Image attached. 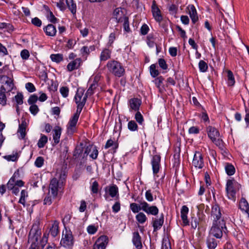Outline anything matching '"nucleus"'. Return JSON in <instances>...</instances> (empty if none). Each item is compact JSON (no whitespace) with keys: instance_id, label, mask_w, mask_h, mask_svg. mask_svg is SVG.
Wrapping results in <instances>:
<instances>
[{"instance_id":"obj_21","label":"nucleus","mask_w":249,"mask_h":249,"mask_svg":"<svg viewBox=\"0 0 249 249\" xmlns=\"http://www.w3.org/2000/svg\"><path fill=\"white\" fill-rule=\"evenodd\" d=\"M189 212L188 208L184 205L182 207L181 209V218L182 220V222L183 224V226H188L189 225V221L188 219L187 214Z\"/></svg>"},{"instance_id":"obj_52","label":"nucleus","mask_w":249,"mask_h":249,"mask_svg":"<svg viewBox=\"0 0 249 249\" xmlns=\"http://www.w3.org/2000/svg\"><path fill=\"white\" fill-rule=\"evenodd\" d=\"M212 141L216 145L218 146L219 148L223 149L224 143L222 139L216 138L214 140H213Z\"/></svg>"},{"instance_id":"obj_58","label":"nucleus","mask_w":249,"mask_h":249,"mask_svg":"<svg viewBox=\"0 0 249 249\" xmlns=\"http://www.w3.org/2000/svg\"><path fill=\"white\" fill-rule=\"evenodd\" d=\"M25 88L29 92H33L35 91L36 90V87H35L34 85L31 82L27 83L25 84Z\"/></svg>"},{"instance_id":"obj_40","label":"nucleus","mask_w":249,"mask_h":249,"mask_svg":"<svg viewBox=\"0 0 249 249\" xmlns=\"http://www.w3.org/2000/svg\"><path fill=\"white\" fill-rule=\"evenodd\" d=\"M149 71L151 76L154 78L157 77L160 74L159 71L157 69L156 64H152L150 66Z\"/></svg>"},{"instance_id":"obj_26","label":"nucleus","mask_w":249,"mask_h":249,"mask_svg":"<svg viewBox=\"0 0 249 249\" xmlns=\"http://www.w3.org/2000/svg\"><path fill=\"white\" fill-rule=\"evenodd\" d=\"M44 9L46 11V17L47 19L52 23L57 22L58 19L55 17L53 12L50 10L49 7L46 5H43Z\"/></svg>"},{"instance_id":"obj_33","label":"nucleus","mask_w":249,"mask_h":249,"mask_svg":"<svg viewBox=\"0 0 249 249\" xmlns=\"http://www.w3.org/2000/svg\"><path fill=\"white\" fill-rule=\"evenodd\" d=\"M86 101L87 100L86 97H83L82 102L81 103L76 104L77 109L76 112L74 114L73 116L79 118L80 114L82 110L83 107L85 105Z\"/></svg>"},{"instance_id":"obj_1","label":"nucleus","mask_w":249,"mask_h":249,"mask_svg":"<svg viewBox=\"0 0 249 249\" xmlns=\"http://www.w3.org/2000/svg\"><path fill=\"white\" fill-rule=\"evenodd\" d=\"M224 229L227 230L226 223L224 218L221 219L219 221L213 220L210 233L215 238L220 239L222 237L223 232H225Z\"/></svg>"},{"instance_id":"obj_57","label":"nucleus","mask_w":249,"mask_h":249,"mask_svg":"<svg viewBox=\"0 0 249 249\" xmlns=\"http://www.w3.org/2000/svg\"><path fill=\"white\" fill-rule=\"evenodd\" d=\"M69 89L67 87H62L60 89V92L62 96L64 97H67L69 95Z\"/></svg>"},{"instance_id":"obj_37","label":"nucleus","mask_w":249,"mask_h":249,"mask_svg":"<svg viewBox=\"0 0 249 249\" xmlns=\"http://www.w3.org/2000/svg\"><path fill=\"white\" fill-rule=\"evenodd\" d=\"M225 169L226 173L229 176H232L235 173V168H234V166L231 163H226V164L225 166Z\"/></svg>"},{"instance_id":"obj_13","label":"nucleus","mask_w":249,"mask_h":249,"mask_svg":"<svg viewBox=\"0 0 249 249\" xmlns=\"http://www.w3.org/2000/svg\"><path fill=\"white\" fill-rule=\"evenodd\" d=\"M221 213L219 206L217 203H215L212 206L211 211V216L213 217V220H217V221L221 220Z\"/></svg>"},{"instance_id":"obj_38","label":"nucleus","mask_w":249,"mask_h":249,"mask_svg":"<svg viewBox=\"0 0 249 249\" xmlns=\"http://www.w3.org/2000/svg\"><path fill=\"white\" fill-rule=\"evenodd\" d=\"M59 227L58 223L56 222H54L50 230V233L53 237H55L57 236L59 232Z\"/></svg>"},{"instance_id":"obj_27","label":"nucleus","mask_w":249,"mask_h":249,"mask_svg":"<svg viewBox=\"0 0 249 249\" xmlns=\"http://www.w3.org/2000/svg\"><path fill=\"white\" fill-rule=\"evenodd\" d=\"M114 18L116 19L117 22H122L124 20V16L121 8H116L113 11Z\"/></svg>"},{"instance_id":"obj_31","label":"nucleus","mask_w":249,"mask_h":249,"mask_svg":"<svg viewBox=\"0 0 249 249\" xmlns=\"http://www.w3.org/2000/svg\"><path fill=\"white\" fill-rule=\"evenodd\" d=\"M140 205L136 203H132L130 205V208L133 213H138L140 211H142V200L138 201Z\"/></svg>"},{"instance_id":"obj_64","label":"nucleus","mask_w":249,"mask_h":249,"mask_svg":"<svg viewBox=\"0 0 249 249\" xmlns=\"http://www.w3.org/2000/svg\"><path fill=\"white\" fill-rule=\"evenodd\" d=\"M149 30V28L147 25L146 24H144L142 25L140 29L141 34L142 35H146L147 34L148 31Z\"/></svg>"},{"instance_id":"obj_15","label":"nucleus","mask_w":249,"mask_h":249,"mask_svg":"<svg viewBox=\"0 0 249 249\" xmlns=\"http://www.w3.org/2000/svg\"><path fill=\"white\" fill-rule=\"evenodd\" d=\"M107 189L108 194L111 197H116L115 199H119V189L116 185L112 184L110 186L106 187L105 189L106 192H107Z\"/></svg>"},{"instance_id":"obj_28","label":"nucleus","mask_w":249,"mask_h":249,"mask_svg":"<svg viewBox=\"0 0 249 249\" xmlns=\"http://www.w3.org/2000/svg\"><path fill=\"white\" fill-rule=\"evenodd\" d=\"M27 124L24 119L22 118L21 123L19 124L18 132L20 134V138L23 139L26 136V127Z\"/></svg>"},{"instance_id":"obj_61","label":"nucleus","mask_w":249,"mask_h":249,"mask_svg":"<svg viewBox=\"0 0 249 249\" xmlns=\"http://www.w3.org/2000/svg\"><path fill=\"white\" fill-rule=\"evenodd\" d=\"M98 155V150L97 147L94 146L92 149V153L89 155V157L93 160H96Z\"/></svg>"},{"instance_id":"obj_12","label":"nucleus","mask_w":249,"mask_h":249,"mask_svg":"<svg viewBox=\"0 0 249 249\" xmlns=\"http://www.w3.org/2000/svg\"><path fill=\"white\" fill-rule=\"evenodd\" d=\"M160 156L159 155H154L151 160L152 170L154 175L159 173L160 167Z\"/></svg>"},{"instance_id":"obj_42","label":"nucleus","mask_w":249,"mask_h":249,"mask_svg":"<svg viewBox=\"0 0 249 249\" xmlns=\"http://www.w3.org/2000/svg\"><path fill=\"white\" fill-rule=\"evenodd\" d=\"M47 142L48 137L44 135L41 134V137L39 139L37 144L38 147L40 148L44 147Z\"/></svg>"},{"instance_id":"obj_59","label":"nucleus","mask_w":249,"mask_h":249,"mask_svg":"<svg viewBox=\"0 0 249 249\" xmlns=\"http://www.w3.org/2000/svg\"><path fill=\"white\" fill-rule=\"evenodd\" d=\"M99 184L97 181H94L91 186V191L92 194H97L98 192Z\"/></svg>"},{"instance_id":"obj_47","label":"nucleus","mask_w":249,"mask_h":249,"mask_svg":"<svg viewBox=\"0 0 249 249\" xmlns=\"http://www.w3.org/2000/svg\"><path fill=\"white\" fill-rule=\"evenodd\" d=\"M135 119L139 124H142L144 122L143 117L141 113L139 111H137V112L135 115Z\"/></svg>"},{"instance_id":"obj_46","label":"nucleus","mask_w":249,"mask_h":249,"mask_svg":"<svg viewBox=\"0 0 249 249\" xmlns=\"http://www.w3.org/2000/svg\"><path fill=\"white\" fill-rule=\"evenodd\" d=\"M198 67L199 71L202 72H206L208 68L207 63L202 60H200L198 63Z\"/></svg>"},{"instance_id":"obj_45","label":"nucleus","mask_w":249,"mask_h":249,"mask_svg":"<svg viewBox=\"0 0 249 249\" xmlns=\"http://www.w3.org/2000/svg\"><path fill=\"white\" fill-rule=\"evenodd\" d=\"M127 127L131 131H137L138 129V124L135 121L133 120H131L128 123Z\"/></svg>"},{"instance_id":"obj_56","label":"nucleus","mask_w":249,"mask_h":249,"mask_svg":"<svg viewBox=\"0 0 249 249\" xmlns=\"http://www.w3.org/2000/svg\"><path fill=\"white\" fill-rule=\"evenodd\" d=\"M5 92L0 90V104L2 106H5L6 104L7 99Z\"/></svg>"},{"instance_id":"obj_19","label":"nucleus","mask_w":249,"mask_h":249,"mask_svg":"<svg viewBox=\"0 0 249 249\" xmlns=\"http://www.w3.org/2000/svg\"><path fill=\"white\" fill-rule=\"evenodd\" d=\"M83 151V144L82 143H80L79 145L76 146L73 151V157L74 159H79L80 161H81V159H82L83 154L84 153Z\"/></svg>"},{"instance_id":"obj_29","label":"nucleus","mask_w":249,"mask_h":249,"mask_svg":"<svg viewBox=\"0 0 249 249\" xmlns=\"http://www.w3.org/2000/svg\"><path fill=\"white\" fill-rule=\"evenodd\" d=\"M85 90L82 88H79L77 89L76 93L74 96V101L76 104L81 103L83 99Z\"/></svg>"},{"instance_id":"obj_48","label":"nucleus","mask_w":249,"mask_h":249,"mask_svg":"<svg viewBox=\"0 0 249 249\" xmlns=\"http://www.w3.org/2000/svg\"><path fill=\"white\" fill-rule=\"evenodd\" d=\"M163 80L164 78L162 76H158L153 80V82L155 83L156 87L159 89L160 91V86L161 84H162Z\"/></svg>"},{"instance_id":"obj_43","label":"nucleus","mask_w":249,"mask_h":249,"mask_svg":"<svg viewBox=\"0 0 249 249\" xmlns=\"http://www.w3.org/2000/svg\"><path fill=\"white\" fill-rule=\"evenodd\" d=\"M93 148L92 146H87L85 148V150L83 154L82 159H81V161H80V164H82L83 163H84L85 161L87 160V157L89 155V153L91 151Z\"/></svg>"},{"instance_id":"obj_18","label":"nucleus","mask_w":249,"mask_h":249,"mask_svg":"<svg viewBox=\"0 0 249 249\" xmlns=\"http://www.w3.org/2000/svg\"><path fill=\"white\" fill-rule=\"evenodd\" d=\"M207 132L209 138L212 141L220 136L219 131L214 127L208 126L207 127Z\"/></svg>"},{"instance_id":"obj_9","label":"nucleus","mask_w":249,"mask_h":249,"mask_svg":"<svg viewBox=\"0 0 249 249\" xmlns=\"http://www.w3.org/2000/svg\"><path fill=\"white\" fill-rule=\"evenodd\" d=\"M142 211L148 215H157L159 213L158 208L155 205H150L146 201L142 200Z\"/></svg>"},{"instance_id":"obj_60","label":"nucleus","mask_w":249,"mask_h":249,"mask_svg":"<svg viewBox=\"0 0 249 249\" xmlns=\"http://www.w3.org/2000/svg\"><path fill=\"white\" fill-rule=\"evenodd\" d=\"M38 100V97L36 94L31 95L28 100V103L29 105H35Z\"/></svg>"},{"instance_id":"obj_23","label":"nucleus","mask_w":249,"mask_h":249,"mask_svg":"<svg viewBox=\"0 0 249 249\" xmlns=\"http://www.w3.org/2000/svg\"><path fill=\"white\" fill-rule=\"evenodd\" d=\"M53 131L54 132L53 134L54 142L53 145H55L59 142L62 128L59 126H56L53 129Z\"/></svg>"},{"instance_id":"obj_32","label":"nucleus","mask_w":249,"mask_h":249,"mask_svg":"<svg viewBox=\"0 0 249 249\" xmlns=\"http://www.w3.org/2000/svg\"><path fill=\"white\" fill-rule=\"evenodd\" d=\"M111 51L108 49L105 48L101 52L100 54V61H105L110 58Z\"/></svg>"},{"instance_id":"obj_34","label":"nucleus","mask_w":249,"mask_h":249,"mask_svg":"<svg viewBox=\"0 0 249 249\" xmlns=\"http://www.w3.org/2000/svg\"><path fill=\"white\" fill-rule=\"evenodd\" d=\"M66 4L68 9L71 13L73 15H75L76 13V4L73 0H66Z\"/></svg>"},{"instance_id":"obj_51","label":"nucleus","mask_w":249,"mask_h":249,"mask_svg":"<svg viewBox=\"0 0 249 249\" xmlns=\"http://www.w3.org/2000/svg\"><path fill=\"white\" fill-rule=\"evenodd\" d=\"M158 64L160 67L163 70H166L168 69V65L166 61L163 58H159L158 59Z\"/></svg>"},{"instance_id":"obj_11","label":"nucleus","mask_w":249,"mask_h":249,"mask_svg":"<svg viewBox=\"0 0 249 249\" xmlns=\"http://www.w3.org/2000/svg\"><path fill=\"white\" fill-rule=\"evenodd\" d=\"M152 12L153 16L156 21L160 23L162 20V16L161 14V12L159 7H158L156 2L154 0L152 2L151 6Z\"/></svg>"},{"instance_id":"obj_16","label":"nucleus","mask_w":249,"mask_h":249,"mask_svg":"<svg viewBox=\"0 0 249 249\" xmlns=\"http://www.w3.org/2000/svg\"><path fill=\"white\" fill-rule=\"evenodd\" d=\"M188 13L192 22L195 24L198 20L196 10L193 4H190L187 6Z\"/></svg>"},{"instance_id":"obj_30","label":"nucleus","mask_w":249,"mask_h":249,"mask_svg":"<svg viewBox=\"0 0 249 249\" xmlns=\"http://www.w3.org/2000/svg\"><path fill=\"white\" fill-rule=\"evenodd\" d=\"M97 87L98 83L97 81L94 80L93 83L90 85L83 97H86L87 100L89 96H91L94 93V90L96 89Z\"/></svg>"},{"instance_id":"obj_41","label":"nucleus","mask_w":249,"mask_h":249,"mask_svg":"<svg viewBox=\"0 0 249 249\" xmlns=\"http://www.w3.org/2000/svg\"><path fill=\"white\" fill-rule=\"evenodd\" d=\"M228 84L230 86H232L235 84V79L232 72L231 70L227 71Z\"/></svg>"},{"instance_id":"obj_5","label":"nucleus","mask_w":249,"mask_h":249,"mask_svg":"<svg viewBox=\"0 0 249 249\" xmlns=\"http://www.w3.org/2000/svg\"><path fill=\"white\" fill-rule=\"evenodd\" d=\"M60 245L67 249H72L74 245V238L71 231L66 230L63 232Z\"/></svg>"},{"instance_id":"obj_6","label":"nucleus","mask_w":249,"mask_h":249,"mask_svg":"<svg viewBox=\"0 0 249 249\" xmlns=\"http://www.w3.org/2000/svg\"><path fill=\"white\" fill-rule=\"evenodd\" d=\"M41 234V229L38 223H35L29 232L28 236V242L36 244Z\"/></svg>"},{"instance_id":"obj_4","label":"nucleus","mask_w":249,"mask_h":249,"mask_svg":"<svg viewBox=\"0 0 249 249\" xmlns=\"http://www.w3.org/2000/svg\"><path fill=\"white\" fill-rule=\"evenodd\" d=\"M0 83L4 85H1L0 88V90L3 92L11 91L14 88V79L13 76L11 77L8 75L0 76Z\"/></svg>"},{"instance_id":"obj_63","label":"nucleus","mask_w":249,"mask_h":249,"mask_svg":"<svg viewBox=\"0 0 249 249\" xmlns=\"http://www.w3.org/2000/svg\"><path fill=\"white\" fill-rule=\"evenodd\" d=\"M31 22L34 25H35L36 27H40L42 25L41 20L39 18H38L37 17H35V18H32V20H31Z\"/></svg>"},{"instance_id":"obj_54","label":"nucleus","mask_w":249,"mask_h":249,"mask_svg":"<svg viewBox=\"0 0 249 249\" xmlns=\"http://www.w3.org/2000/svg\"><path fill=\"white\" fill-rule=\"evenodd\" d=\"M52 197L50 196V192L48 193V195L45 196L43 200V204L44 205H50L52 203Z\"/></svg>"},{"instance_id":"obj_36","label":"nucleus","mask_w":249,"mask_h":249,"mask_svg":"<svg viewBox=\"0 0 249 249\" xmlns=\"http://www.w3.org/2000/svg\"><path fill=\"white\" fill-rule=\"evenodd\" d=\"M239 208L246 213L249 211V205L245 198H242L239 204Z\"/></svg>"},{"instance_id":"obj_8","label":"nucleus","mask_w":249,"mask_h":249,"mask_svg":"<svg viewBox=\"0 0 249 249\" xmlns=\"http://www.w3.org/2000/svg\"><path fill=\"white\" fill-rule=\"evenodd\" d=\"M192 164L195 167L200 169L204 167L203 156L200 152L196 151L194 155Z\"/></svg>"},{"instance_id":"obj_2","label":"nucleus","mask_w":249,"mask_h":249,"mask_svg":"<svg viewBox=\"0 0 249 249\" xmlns=\"http://www.w3.org/2000/svg\"><path fill=\"white\" fill-rule=\"evenodd\" d=\"M107 67L110 72L115 76L121 77L125 73V70L122 64L118 61L111 60L108 61Z\"/></svg>"},{"instance_id":"obj_20","label":"nucleus","mask_w":249,"mask_h":249,"mask_svg":"<svg viewBox=\"0 0 249 249\" xmlns=\"http://www.w3.org/2000/svg\"><path fill=\"white\" fill-rule=\"evenodd\" d=\"M43 31L46 36H54L57 32L55 26L52 24H49L47 26H44Z\"/></svg>"},{"instance_id":"obj_17","label":"nucleus","mask_w":249,"mask_h":249,"mask_svg":"<svg viewBox=\"0 0 249 249\" xmlns=\"http://www.w3.org/2000/svg\"><path fill=\"white\" fill-rule=\"evenodd\" d=\"M132 242L137 249L142 248V238L138 231L133 233Z\"/></svg>"},{"instance_id":"obj_25","label":"nucleus","mask_w":249,"mask_h":249,"mask_svg":"<svg viewBox=\"0 0 249 249\" xmlns=\"http://www.w3.org/2000/svg\"><path fill=\"white\" fill-rule=\"evenodd\" d=\"M78 119V118L73 115L71 118L67 126L69 133H71V134H73L74 133V128L76 125Z\"/></svg>"},{"instance_id":"obj_10","label":"nucleus","mask_w":249,"mask_h":249,"mask_svg":"<svg viewBox=\"0 0 249 249\" xmlns=\"http://www.w3.org/2000/svg\"><path fill=\"white\" fill-rule=\"evenodd\" d=\"M108 241V237L102 235L98 238L93 245V249H105Z\"/></svg>"},{"instance_id":"obj_3","label":"nucleus","mask_w":249,"mask_h":249,"mask_svg":"<svg viewBox=\"0 0 249 249\" xmlns=\"http://www.w3.org/2000/svg\"><path fill=\"white\" fill-rule=\"evenodd\" d=\"M240 186V184L233 178L227 180L226 190L229 199L235 200L236 190H239Z\"/></svg>"},{"instance_id":"obj_62","label":"nucleus","mask_w":249,"mask_h":249,"mask_svg":"<svg viewBox=\"0 0 249 249\" xmlns=\"http://www.w3.org/2000/svg\"><path fill=\"white\" fill-rule=\"evenodd\" d=\"M29 110L31 114L36 115L39 111V109L38 106L36 105H31Z\"/></svg>"},{"instance_id":"obj_53","label":"nucleus","mask_w":249,"mask_h":249,"mask_svg":"<svg viewBox=\"0 0 249 249\" xmlns=\"http://www.w3.org/2000/svg\"><path fill=\"white\" fill-rule=\"evenodd\" d=\"M44 161V158L42 157H38L35 160V165L36 167L40 168L43 166Z\"/></svg>"},{"instance_id":"obj_14","label":"nucleus","mask_w":249,"mask_h":249,"mask_svg":"<svg viewBox=\"0 0 249 249\" xmlns=\"http://www.w3.org/2000/svg\"><path fill=\"white\" fill-rule=\"evenodd\" d=\"M142 104V101L138 98H133L129 100V110H133L135 111H139Z\"/></svg>"},{"instance_id":"obj_7","label":"nucleus","mask_w":249,"mask_h":249,"mask_svg":"<svg viewBox=\"0 0 249 249\" xmlns=\"http://www.w3.org/2000/svg\"><path fill=\"white\" fill-rule=\"evenodd\" d=\"M63 182L62 180L57 179L55 178H53L51 180L49 185V192L52 196L53 198H55L58 195V188H61Z\"/></svg>"},{"instance_id":"obj_22","label":"nucleus","mask_w":249,"mask_h":249,"mask_svg":"<svg viewBox=\"0 0 249 249\" xmlns=\"http://www.w3.org/2000/svg\"><path fill=\"white\" fill-rule=\"evenodd\" d=\"M81 62L82 61L80 58H77L71 61L67 66L68 71H72L74 70L78 69L79 68Z\"/></svg>"},{"instance_id":"obj_44","label":"nucleus","mask_w":249,"mask_h":249,"mask_svg":"<svg viewBox=\"0 0 249 249\" xmlns=\"http://www.w3.org/2000/svg\"><path fill=\"white\" fill-rule=\"evenodd\" d=\"M136 219L141 224L144 223L147 219L145 214L142 212H140L136 215Z\"/></svg>"},{"instance_id":"obj_50","label":"nucleus","mask_w":249,"mask_h":249,"mask_svg":"<svg viewBox=\"0 0 249 249\" xmlns=\"http://www.w3.org/2000/svg\"><path fill=\"white\" fill-rule=\"evenodd\" d=\"M15 100L17 103V105H22L23 103V96L21 93L18 92L17 94L14 97Z\"/></svg>"},{"instance_id":"obj_35","label":"nucleus","mask_w":249,"mask_h":249,"mask_svg":"<svg viewBox=\"0 0 249 249\" xmlns=\"http://www.w3.org/2000/svg\"><path fill=\"white\" fill-rule=\"evenodd\" d=\"M206 244L209 249H215L217 245L216 240L210 236L207 237Z\"/></svg>"},{"instance_id":"obj_49","label":"nucleus","mask_w":249,"mask_h":249,"mask_svg":"<svg viewBox=\"0 0 249 249\" xmlns=\"http://www.w3.org/2000/svg\"><path fill=\"white\" fill-rule=\"evenodd\" d=\"M199 218L197 217H192L191 219V225L192 228L194 229H196L199 224Z\"/></svg>"},{"instance_id":"obj_55","label":"nucleus","mask_w":249,"mask_h":249,"mask_svg":"<svg viewBox=\"0 0 249 249\" xmlns=\"http://www.w3.org/2000/svg\"><path fill=\"white\" fill-rule=\"evenodd\" d=\"M124 18V29L126 32H129L130 31V29L129 28L128 18L127 17H125Z\"/></svg>"},{"instance_id":"obj_24","label":"nucleus","mask_w":249,"mask_h":249,"mask_svg":"<svg viewBox=\"0 0 249 249\" xmlns=\"http://www.w3.org/2000/svg\"><path fill=\"white\" fill-rule=\"evenodd\" d=\"M164 223V215L161 213L159 219H155L153 221L152 226L154 228V231H156L160 229Z\"/></svg>"},{"instance_id":"obj_39","label":"nucleus","mask_w":249,"mask_h":249,"mask_svg":"<svg viewBox=\"0 0 249 249\" xmlns=\"http://www.w3.org/2000/svg\"><path fill=\"white\" fill-rule=\"evenodd\" d=\"M52 61L57 63H60L63 60V55L61 53L52 54L50 55Z\"/></svg>"}]
</instances>
